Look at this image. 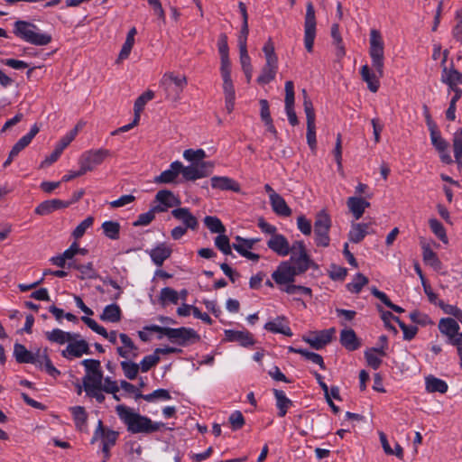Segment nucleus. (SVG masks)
Listing matches in <instances>:
<instances>
[{"label": "nucleus", "instance_id": "obj_1", "mask_svg": "<svg viewBox=\"0 0 462 462\" xmlns=\"http://www.w3.org/2000/svg\"><path fill=\"white\" fill-rule=\"evenodd\" d=\"M144 330L158 332L166 336L172 343L181 346L193 345L200 341L199 334L191 328L180 327L177 328L160 327L158 325L145 326Z\"/></svg>", "mask_w": 462, "mask_h": 462}, {"label": "nucleus", "instance_id": "obj_2", "mask_svg": "<svg viewBox=\"0 0 462 462\" xmlns=\"http://www.w3.org/2000/svg\"><path fill=\"white\" fill-rule=\"evenodd\" d=\"M13 33L25 42L35 46H45L52 41L50 33L40 32L36 24L23 20L14 22Z\"/></svg>", "mask_w": 462, "mask_h": 462}, {"label": "nucleus", "instance_id": "obj_3", "mask_svg": "<svg viewBox=\"0 0 462 462\" xmlns=\"http://www.w3.org/2000/svg\"><path fill=\"white\" fill-rule=\"evenodd\" d=\"M116 411L121 420L127 426L129 432L149 434L150 418L134 412L130 408L122 404L117 405Z\"/></svg>", "mask_w": 462, "mask_h": 462}, {"label": "nucleus", "instance_id": "obj_4", "mask_svg": "<svg viewBox=\"0 0 462 462\" xmlns=\"http://www.w3.org/2000/svg\"><path fill=\"white\" fill-rule=\"evenodd\" d=\"M331 225V217L325 209H322L316 214L314 221V241L317 246H329V230Z\"/></svg>", "mask_w": 462, "mask_h": 462}, {"label": "nucleus", "instance_id": "obj_5", "mask_svg": "<svg viewBox=\"0 0 462 462\" xmlns=\"http://www.w3.org/2000/svg\"><path fill=\"white\" fill-rule=\"evenodd\" d=\"M369 55L372 60V66L379 77L383 76L384 66V43L379 31L374 29L370 32Z\"/></svg>", "mask_w": 462, "mask_h": 462}, {"label": "nucleus", "instance_id": "obj_6", "mask_svg": "<svg viewBox=\"0 0 462 462\" xmlns=\"http://www.w3.org/2000/svg\"><path fill=\"white\" fill-rule=\"evenodd\" d=\"M187 84L188 80L185 76H177L173 72L165 73L160 81L161 87L166 92L167 98L174 102L180 99Z\"/></svg>", "mask_w": 462, "mask_h": 462}, {"label": "nucleus", "instance_id": "obj_7", "mask_svg": "<svg viewBox=\"0 0 462 462\" xmlns=\"http://www.w3.org/2000/svg\"><path fill=\"white\" fill-rule=\"evenodd\" d=\"M111 156L112 152L108 149L100 148L89 150L80 155L79 164L82 166L87 172L92 171L97 166L102 164L106 158Z\"/></svg>", "mask_w": 462, "mask_h": 462}, {"label": "nucleus", "instance_id": "obj_8", "mask_svg": "<svg viewBox=\"0 0 462 462\" xmlns=\"http://www.w3.org/2000/svg\"><path fill=\"white\" fill-rule=\"evenodd\" d=\"M316 16L312 2H308L306 5V14L304 22V45L308 52L313 51V45L316 37Z\"/></svg>", "mask_w": 462, "mask_h": 462}, {"label": "nucleus", "instance_id": "obj_9", "mask_svg": "<svg viewBox=\"0 0 462 462\" xmlns=\"http://www.w3.org/2000/svg\"><path fill=\"white\" fill-rule=\"evenodd\" d=\"M296 273L291 261H282L272 273V279L278 285H291L295 282Z\"/></svg>", "mask_w": 462, "mask_h": 462}, {"label": "nucleus", "instance_id": "obj_10", "mask_svg": "<svg viewBox=\"0 0 462 462\" xmlns=\"http://www.w3.org/2000/svg\"><path fill=\"white\" fill-rule=\"evenodd\" d=\"M86 369V375L83 377V384L86 383H95L97 386L103 381V371L101 370V364L97 359H84L81 362Z\"/></svg>", "mask_w": 462, "mask_h": 462}, {"label": "nucleus", "instance_id": "obj_11", "mask_svg": "<svg viewBox=\"0 0 462 462\" xmlns=\"http://www.w3.org/2000/svg\"><path fill=\"white\" fill-rule=\"evenodd\" d=\"M14 356L18 364H32L42 368V362L40 360V349L34 354L29 351L23 344L15 343L14 346Z\"/></svg>", "mask_w": 462, "mask_h": 462}, {"label": "nucleus", "instance_id": "obj_12", "mask_svg": "<svg viewBox=\"0 0 462 462\" xmlns=\"http://www.w3.org/2000/svg\"><path fill=\"white\" fill-rule=\"evenodd\" d=\"M294 101H295V93H294V84L291 80H288L285 82V111L288 116L289 123L295 126L299 125V119L294 110Z\"/></svg>", "mask_w": 462, "mask_h": 462}, {"label": "nucleus", "instance_id": "obj_13", "mask_svg": "<svg viewBox=\"0 0 462 462\" xmlns=\"http://www.w3.org/2000/svg\"><path fill=\"white\" fill-rule=\"evenodd\" d=\"M224 334L225 341L237 342L243 347H248L255 344L253 334L247 330L226 329Z\"/></svg>", "mask_w": 462, "mask_h": 462}, {"label": "nucleus", "instance_id": "obj_14", "mask_svg": "<svg viewBox=\"0 0 462 462\" xmlns=\"http://www.w3.org/2000/svg\"><path fill=\"white\" fill-rule=\"evenodd\" d=\"M336 332L335 328L323 329L316 333V336L303 337V340L308 343L312 348L316 350L322 349L325 346L332 341L333 336Z\"/></svg>", "mask_w": 462, "mask_h": 462}, {"label": "nucleus", "instance_id": "obj_15", "mask_svg": "<svg viewBox=\"0 0 462 462\" xmlns=\"http://www.w3.org/2000/svg\"><path fill=\"white\" fill-rule=\"evenodd\" d=\"M289 261L292 264L296 276L306 273L310 268H318V264L313 262L309 254H291Z\"/></svg>", "mask_w": 462, "mask_h": 462}, {"label": "nucleus", "instance_id": "obj_16", "mask_svg": "<svg viewBox=\"0 0 462 462\" xmlns=\"http://www.w3.org/2000/svg\"><path fill=\"white\" fill-rule=\"evenodd\" d=\"M83 354H91L89 345L84 339L69 343L67 347L61 351V356L67 359L80 357Z\"/></svg>", "mask_w": 462, "mask_h": 462}, {"label": "nucleus", "instance_id": "obj_17", "mask_svg": "<svg viewBox=\"0 0 462 462\" xmlns=\"http://www.w3.org/2000/svg\"><path fill=\"white\" fill-rule=\"evenodd\" d=\"M174 218L181 221L187 229L196 230L199 226L198 218L190 212L189 208H178L171 210Z\"/></svg>", "mask_w": 462, "mask_h": 462}, {"label": "nucleus", "instance_id": "obj_18", "mask_svg": "<svg viewBox=\"0 0 462 462\" xmlns=\"http://www.w3.org/2000/svg\"><path fill=\"white\" fill-rule=\"evenodd\" d=\"M69 207V203L59 199H48L41 202L35 208L34 213L39 216H47L52 212Z\"/></svg>", "mask_w": 462, "mask_h": 462}, {"label": "nucleus", "instance_id": "obj_19", "mask_svg": "<svg viewBox=\"0 0 462 462\" xmlns=\"http://www.w3.org/2000/svg\"><path fill=\"white\" fill-rule=\"evenodd\" d=\"M267 246L281 256H286L291 251L287 238L282 234L272 236L267 241Z\"/></svg>", "mask_w": 462, "mask_h": 462}, {"label": "nucleus", "instance_id": "obj_20", "mask_svg": "<svg viewBox=\"0 0 462 462\" xmlns=\"http://www.w3.org/2000/svg\"><path fill=\"white\" fill-rule=\"evenodd\" d=\"M171 254L172 249L166 243H160L149 251L152 263L158 267H161L164 261L171 257Z\"/></svg>", "mask_w": 462, "mask_h": 462}, {"label": "nucleus", "instance_id": "obj_21", "mask_svg": "<svg viewBox=\"0 0 462 462\" xmlns=\"http://www.w3.org/2000/svg\"><path fill=\"white\" fill-rule=\"evenodd\" d=\"M439 332L448 337L447 342L449 344L454 336H457L460 329L457 320L453 318H442L438 325Z\"/></svg>", "mask_w": 462, "mask_h": 462}, {"label": "nucleus", "instance_id": "obj_22", "mask_svg": "<svg viewBox=\"0 0 462 462\" xmlns=\"http://www.w3.org/2000/svg\"><path fill=\"white\" fill-rule=\"evenodd\" d=\"M81 320L94 332L108 339L110 343L114 345L116 344L117 333L116 330L107 332V330L103 326L99 325L95 319L88 316L81 317Z\"/></svg>", "mask_w": 462, "mask_h": 462}, {"label": "nucleus", "instance_id": "obj_23", "mask_svg": "<svg viewBox=\"0 0 462 462\" xmlns=\"http://www.w3.org/2000/svg\"><path fill=\"white\" fill-rule=\"evenodd\" d=\"M339 342L348 351L357 350L361 346V340L352 328H344L340 331Z\"/></svg>", "mask_w": 462, "mask_h": 462}, {"label": "nucleus", "instance_id": "obj_24", "mask_svg": "<svg viewBox=\"0 0 462 462\" xmlns=\"http://www.w3.org/2000/svg\"><path fill=\"white\" fill-rule=\"evenodd\" d=\"M182 170V162L175 161L171 163L170 169L163 171L159 176L154 178L155 183H172L175 181L180 171Z\"/></svg>", "mask_w": 462, "mask_h": 462}, {"label": "nucleus", "instance_id": "obj_25", "mask_svg": "<svg viewBox=\"0 0 462 462\" xmlns=\"http://www.w3.org/2000/svg\"><path fill=\"white\" fill-rule=\"evenodd\" d=\"M211 187L220 190L240 192V185L235 180L226 176H214L210 179Z\"/></svg>", "mask_w": 462, "mask_h": 462}, {"label": "nucleus", "instance_id": "obj_26", "mask_svg": "<svg viewBox=\"0 0 462 462\" xmlns=\"http://www.w3.org/2000/svg\"><path fill=\"white\" fill-rule=\"evenodd\" d=\"M270 203L273 212L281 217H290L291 209L285 199L278 193L270 194Z\"/></svg>", "mask_w": 462, "mask_h": 462}, {"label": "nucleus", "instance_id": "obj_27", "mask_svg": "<svg viewBox=\"0 0 462 462\" xmlns=\"http://www.w3.org/2000/svg\"><path fill=\"white\" fill-rule=\"evenodd\" d=\"M223 90L225 94V107L228 114L232 113L235 106L236 91L231 78H223Z\"/></svg>", "mask_w": 462, "mask_h": 462}, {"label": "nucleus", "instance_id": "obj_28", "mask_svg": "<svg viewBox=\"0 0 462 462\" xmlns=\"http://www.w3.org/2000/svg\"><path fill=\"white\" fill-rule=\"evenodd\" d=\"M425 389L430 393H447L448 386L444 380L430 374L425 377Z\"/></svg>", "mask_w": 462, "mask_h": 462}, {"label": "nucleus", "instance_id": "obj_29", "mask_svg": "<svg viewBox=\"0 0 462 462\" xmlns=\"http://www.w3.org/2000/svg\"><path fill=\"white\" fill-rule=\"evenodd\" d=\"M99 319L105 322H119L122 319V310L117 304H109L104 308Z\"/></svg>", "mask_w": 462, "mask_h": 462}, {"label": "nucleus", "instance_id": "obj_30", "mask_svg": "<svg viewBox=\"0 0 462 462\" xmlns=\"http://www.w3.org/2000/svg\"><path fill=\"white\" fill-rule=\"evenodd\" d=\"M273 395L276 400V407L278 409V416L282 418L286 415L288 409L292 406V401L290 400L285 393L279 389L273 390Z\"/></svg>", "mask_w": 462, "mask_h": 462}, {"label": "nucleus", "instance_id": "obj_31", "mask_svg": "<svg viewBox=\"0 0 462 462\" xmlns=\"http://www.w3.org/2000/svg\"><path fill=\"white\" fill-rule=\"evenodd\" d=\"M369 224L366 223H353L351 229L348 233V240L351 243H360L368 234Z\"/></svg>", "mask_w": 462, "mask_h": 462}, {"label": "nucleus", "instance_id": "obj_32", "mask_svg": "<svg viewBox=\"0 0 462 462\" xmlns=\"http://www.w3.org/2000/svg\"><path fill=\"white\" fill-rule=\"evenodd\" d=\"M119 337L121 339V342L124 345V347L123 346H118L116 348L117 354L121 357L128 358L129 357V352L133 351L134 352L133 356L135 357L137 356L136 351L138 350V347L135 346V344L134 343L132 338L128 335H126L125 333L119 334Z\"/></svg>", "mask_w": 462, "mask_h": 462}, {"label": "nucleus", "instance_id": "obj_33", "mask_svg": "<svg viewBox=\"0 0 462 462\" xmlns=\"http://www.w3.org/2000/svg\"><path fill=\"white\" fill-rule=\"evenodd\" d=\"M155 201L164 205L166 208L180 206L181 201L175 197L172 191L169 189L159 190L155 195Z\"/></svg>", "mask_w": 462, "mask_h": 462}, {"label": "nucleus", "instance_id": "obj_34", "mask_svg": "<svg viewBox=\"0 0 462 462\" xmlns=\"http://www.w3.org/2000/svg\"><path fill=\"white\" fill-rule=\"evenodd\" d=\"M441 81L447 84L449 88H458L457 84L462 85V73L454 68H451L449 70H448V69L445 67L443 69Z\"/></svg>", "mask_w": 462, "mask_h": 462}, {"label": "nucleus", "instance_id": "obj_35", "mask_svg": "<svg viewBox=\"0 0 462 462\" xmlns=\"http://www.w3.org/2000/svg\"><path fill=\"white\" fill-rule=\"evenodd\" d=\"M362 79L366 82L367 88L371 92H377L380 87L378 78L370 70L368 65H364L360 70Z\"/></svg>", "mask_w": 462, "mask_h": 462}, {"label": "nucleus", "instance_id": "obj_36", "mask_svg": "<svg viewBox=\"0 0 462 462\" xmlns=\"http://www.w3.org/2000/svg\"><path fill=\"white\" fill-rule=\"evenodd\" d=\"M422 257L424 263L430 265L435 270H439L441 268L442 263L437 254L427 244L422 245Z\"/></svg>", "mask_w": 462, "mask_h": 462}, {"label": "nucleus", "instance_id": "obj_37", "mask_svg": "<svg viewBox=\"0 0 462 462\" xmlns=\"http://www.w3.org/2000/svg\"><path fill=\"white\" fill-rule=\"evenodd\" d=\"M284 317H278L274 321H269L265 323L264 328L273 333L282 334L287 337H291L293 335L291 328L289 326H283L279 321L284 320Z\"/></svg>", "mask_w": 462, "mask_h": 462}, {"label": "nucleus", "instance_id": "obj_38", "mask_svg": "<svg viewBox=\"0 0 462 462\" xmlns=\"http://www.w3.org/2000/svg\"><path fill=\"white\" fill-rule=\"evenodd\" d=\"M103 234L106 237L111 240H117L120 237V223L117 221L108 220L105 221L102 226Z\"/></svg>", "mask_w": 462, "mask_h": 462}, {"label": "nucleus", "instance_id": "obj_39", "mask_svg": "<svg viewBox=\"0 0 462 462\" xmlns=\"http://www.w3.org/2000/svg\"><path fill=\"white\" fill-rule=\"evenodd\" d=\"M315 115L306 116L307 119V143L310 148L314 151L317 147Z\"/></svg>", "mask_w": 462, "mask_h": 462}, {"label": "nucleus", "instance_id": "obj_40", "mask_svg": "<svg viewBox=\"0 0 462 462\" xmlns=\"http://www.w3.org/2000/svg\"><path fill=\"white\" fill-rule=\"evenodd\" d=\"M331 37L337 48V57L339 59L343 58L346 55V49L343 44V40L339 32V25L337 23H333L331 26Z\"/></svg>", "mask_w": 462, "mask_h": 462}, {"label": "nucleus", "instance_id": "obj_41", "mask_svg": "<svg viewBox=\"0 0 462 462\" xmlns=\"http://www.w3.org/2000/svg\"><path fill=\"white\" fill-rule=\"evenodd\" d=\"M45 337L50 342L63 345L70 339L71 333L60 328H53L51 331L45 332Z\"/></svg>", "mask_w": 462, "mask_h": 462}, {"label": "nucleus", "instance_id": "obj_42", "mask_svg": "<svg viewBox=\"0 0 462 462\" xmlns=\"http://www.w3.org/2000/svg\"><path fill=\"white\" fill-rule=\"evenodd\" d=\"M158 300L162 306H165L168 302L178 304L179 293L171 287H164L161 290Z\"/></svg>", "mask_w": 462, "mask_h": 462}, {"label": "nucleus", "instance_id": "obj_43", "mask_svg": "<svg viewBox=\"0 0 462 462\" xmlns=\"http://www.w3.org/2000/svg\"><path fill=\"white\" fill-rule=\"evenodd\" d=\"M171 398L169 391L162 388L156 389L148 394H143L141 392H138L135 395V400L143 399L149 402H153L155 399L170 400Z\"/></svg>", "mask_w": 462, "mask_h": 462}, {"label": "nucleus", "instance_id": "obj_44", "mask_svg": "<svg viewBox=\"0 0 462 462\" xmlns=\"http://www.w3.org/2000/svg\"><path fill=\"white\" fill-rule=\"evenodd\" d=\"M453 150L457 164L462 166V128H458L453 134Z\"/></svg>", "mask_w": 462, "mask_h": 462}, {"label": "nucleus", "instance_id": "obj_45", "mask_svg": "<svg viewBox=\"0 0 462 462\" xmlns=\"http://www.w3.org/2000/svg\"><path fill=\"white\" fill-rule=\"evenodd\" d=\"M84 390L88 397L95 398L98 403H103L105 395L101 393L103 391L102 382L95 386V383H86L83 384Z\"/></svg>", "mask_w": 462, "mask_h": 462}, {"label": "nucleus", "instance_id": "obj_46", "mask_svg": "<svg viewBox=\"0 0 462 462\" xmlns=\"http://www.w3.org/2000/svg\"><path fill=\"white\" fill-rule=\"evenodd\" d=\"M70 410L73 415L76 428L79 430H83V428L86 426L88 420V413L85 408L82 406H75Z\"/></svg>", "mask_w": 462, "mask_h": 462}, {"label": "nucleus", "instance_id": "obj_47", "mask_svg": "<svg viewBox=\"0 0 462 462\" xmlns=\"http://www.w3.org/2000/svg\"><path fill=\"white\" fill-rule=\"evenodd\" d=\"M205 226L209 229L211 233L224 234L226 232V226L223 225L221 220L215 216H207L204 218Z\"/></svg>", "mask_w": 462, "mask_h": 462}, {"label": "nucleus", "instance_id": "obj_48", "mask_svg": "<svg viewBox=\"0 0 462 462\" xmlns=\"http://www.w3.org/2000/svg\"><path fill=\"white\" fill-rule=\"evenodd\" d=\"M369 282V280L361 273L355 275L354 281L346 284V289L352 293H359L363 287Z\"/></svg>", "mask_w": 462, "mask_h": 462}, {"label": "nucleus", "instance_id": "obj_49", "mask_svg": "<svg viewBox=\"0 0 462 462\" xmlns=\"http://www.w3.org/2000/svg\"><path fill=\"white\" fill-rule=\"evenodd\" d=\"M215 245L224 254L234 256L232 253L233 245H230L229 238L225 233L215 237Z\"/></svg>", "mask_w": 462, "mask_h": 462}, {"label": "nucleus", "instance_id": "obj_50", "mask_svg": "<svg viewBox=\"0 0 462 462\" xmlns=\"http://www.w3.org/2000/svg\"><path fill=\"white\" fill-rule=\"evenodd\" d=\"M154 97V92L152 90H146L141 96H139L134 101V116L141 114L148 101Z\"/></svg>", "mask_w": 462, "mask_h": 462}, {"label": "nucleus", "instance_id": "obj_51", "mask_svg": "<svg viewBox=\"0 0 462 462\" xmlns=\"http://www.w3.org/2000/svg\"><path fill=\"white\" fill-rule=\"evenodd\" d=\"M42 360V365L44 366L45 372L53 378H57L60 375V371L58 370L52 364L49 355L47 353V349L43 350V353L40 354V360Z\"/></svg>", "mask_w": 462, "mask_h": 462}, {"label": "nucleus", "instance_id": "obj_52", "mask_svg": "<svg viewBox=\"0 0 462 462\" xmlns=\"http://www.w3.org/2000/svg\"><path fill=\"white\" fill-rule=\"evenodd\" d=\"M79 272L80 274L77 277L79 280L100 278L99 274L94 269V264L92 262H88L86 264L81 263Z\"/></svg>", "mask_w": 462, "mask_h": 462}, {"label": "nucleus", "instance_id": "obj_53", "mask_svg": "<svg viewBox=\"0 0 462 462\" xmlns=\"http://www.w3.org/2000/svg\"><path fill=\"white\" fill-rule=\"evenodd\" d=\"M121 367L124 372L125 376L129 380H134L136 378L139 372V365L132 362V361H122Z\"/></svg>", "mask_w": 462, "mask_h": 462}, {"label": "nucleus", "instance_id": "obj_54", "mask_svg": "<svg viewBox=\"0 0 462 462\" xmlns=\"http://www.w3.org/2000/svg\"><path fill=\"white\" fill-rule=\"evenodd\" d=\"M346 204L356 219H359L363 216L364 207L360 203L359 197L348 198Z\"/></svg>", "mask_w": 462, "mask_h": 462}, {"label": "nucleus", "instance_id": "obj_55", "mask_svg": "<svg viewBox=\"0 0 462 462\" xmlns=\"http://www.w3.org/2000/svg\"><path fill=\"white\" fill-rule=\"evenodd\" d=\"M429 225L435 236L442 242L447 243L448 237L442 223L436 218H431L429 220Z\"/></svg>", "mask_w": 462, "mask_h": 462}, {"label": "nucleus", "instance_id": "obj_56", "mask_svg": "<svg viewBox=\"0 0 462 462\" xmlns=\"http://www.w3.org/2000/svg\"><path fill=\"white\" fill-rule=\"evenodd\" d=\"M277 69L269 68L264 65L262 69V73L258 76L256 81L260 85L269 84L275 79Z\"/></svg>", "mask_w": 462, "mask_h": 462}, {"label": "nucleus", "instance_id": "obj_57", "mask_svg": "<svg viewBox=\"0 0 462 462\" xmlns=\"http://www.w3.org/2000/svg\"><path fill=\"white\" fill-rule=\"evenodd\" d=\"M160 362V356L155 354V351L152 355L145 356L141 363L139 368L143 373L148 372L152 367L155 366Z\"/></svg>", "mask_w": 462, "mask_h": 462}, {"label": "nucleus", "instance_id": "obj_58", "mask_svg": "<svg viewBox=\"0 0 462 462\" xmlns=\"http://www.w3.org/2000/svg\"><path fill=\"white\" fill-rule=\"evenodd\" d=\"M182 177L187 181H194L198 179H201V173L196 168V164L192 163L189 166H184L182 164V170L180 171Z\"/></svg>", "mask_w": 462, "mask_h": 462}, {"label": "nucleus", "instance_id": "obj_59", "mask_svg": "<svg viewBox=\"0 0 462 462\" xmlns=\"http://www.w3.org/2000/svg\"><path fill=\"white\" fill-rule=\"evenodd\" d=\"M430 133V139L433 146L439 152H443L448 148V143L446 140H444L440 133L438 131V128L436 130H432Z\"/></svg>", "mask_w": 462, "mask_h": 462}, {"label": "nucleus", "instance_id": "obj_60", "mask_svg": "<svg viewBox=\"0 0 462 462\" xmlns=\"http://www.w3.org/2000/svg\"><path fill=\"white\" fill-rule=\"evenodd\" d=\"M396 323L399 325L400 328L403 333L404 340H411L415 337L418 333V328L416 326H408L400 318H396Z\"/></svg>", "mask_w": 462, "mask_h": 462}, {"label": "nucleus", "instance_id": "obj_61", "mask_svg": "<svg viewBox=\"0 0 462 462\" xmlns=\"http://www.w3.org/2000/svg\"><path fill=\"white\" fill-rule=\"evenodd\" d=\"M94 217H88L83 221H81L76 228L72 232V236L75 239L81 238L86 230L90 227L93 225Z\"/></svg>", "mask_w": 462, "mask_h": 462}, {"label": "nucleus", "instance_id": "obj_62", "mask_svg": "<svg viewBox=\"0 0 462 462\" xmlns=\"http://www.w3.org/2000/svg\"><path fill=\"white\" fill-rule=\"evenodd\" d=\"M183 157L189 162L197 163L201 162L202 159L206 157V152L203 149H187L183 152Z\"/></svg>", "mask_w": 462, "mask_h": 462}, {"label": "nucleus", "instance_id": "obj_63", "mask_svg": "<svg viewBox=\"0 0 462 462\" xmlns=\"http://www.w3.org/2000/svg\"><path fill=\"white\" fill-rule=\"evenodd\" d=\"M346 274H347L346 268L338 266L336 263H332L330 265V270L328 271V276L331 280L343 281V280H345Z\"/></svg>", "mask_w": 462, "mask_h": 462}, {"label": "nucleus", "instance_id": "obj_64", "mask_svg": "<svg viewBox=\"0 0 462 462\" xmlns=\"http://www.w3.org/2000/svg\"><path fill=\"white\" fill-rule=\"evenodd\" d=\"M409 317L413 323L419 324L420 326L433 324L429 315L420 313L418 310L411 311Z\"/></svg>", "mask_w": 462, "mask_h": 462}]
</instances>
